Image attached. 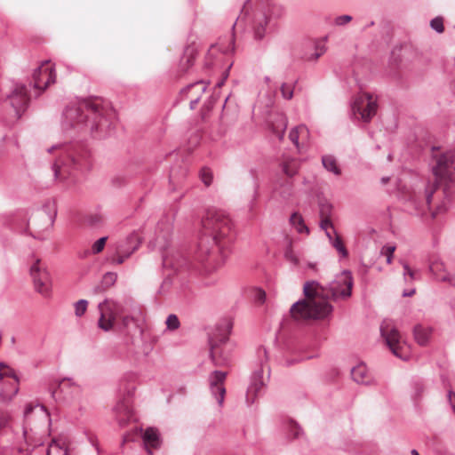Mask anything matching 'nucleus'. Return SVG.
I'll return each instance as SVG.
<instances>
[{"label":"nucleus","mask_w":455,"mask_h":455,"mask_svg":"<svg viewBox=\"0 0 455 455\" xmlns=\"http://www.w3.org/2000/svg\"><path fill=\"white\" fill-rule=\"evenodd\" d=\"M352 287L353 277L348 271L338 275L328 286H323L317 281H307L303 287L305 299L291 306V314L296 320L323 319L333 310L329 299L349 298Z\"/></svg>","instance_id":"obj_1"},{"label":"nucleus","mask_w":455,"mask_h":455,"mask_svg":"<svg viewBox=\"0 0 455 455\" xmlns=\"http://www.w3.org/2000/svg\"><path fill=\"white\" fill-rule=\"evenodd\" d=\"M116 120L115 111L99 99H85L68 106L63 112L62 129L90 132L97 138L109 134Z\"/></svg>","instance_id":"obj_2"},{"label":"nucleus","mask_w":455,"mask_h":455,"mask_svg":"<svg viewBox=\"0 0 455 455\" xmlns=\"http://www.w3.org/2000/svg\"><path fill=\"white\" fill-rule=\"evenodd\" d=\"M203 235L198 243L200 260L214 253L216 250L225 249L235 240L232 221L221 210L210 209L202 220Z\"/></svg>","instance_id":"obj_3"},{"label":"nucleus","mask_w":455,"mask_h":455,"mask_svg":"<svg viewBox=\"0 0 455 455\" xmlns=\"http://www.w3.org/2000/svg\"><path fill=\"white\" fill-rule=\"evenodd\" d=\"M60 150V156L52 165L55 180H63L73 172L82 171L90 166V154L80 146L54 145L48 152Z\"/></svg>","instance_id":"obj_4"},{"label":"nucleus","mask_w":455,"mask_h":455,"mask_svg":"<svg viewBox=\"0 0 455 455\" xmlns=\"http://www.w3.org/2000/svg\"><path fill=\"white\" fill-rule=\"evenodd\" d=\"M233 324L230 321H223L216 332L210 338L211 359L216 367H227L231 363V346L228 344Z\"/></svg>","instance_id":"obj_5"},{"label":"nucleus","mask_w":455,"mask_h":455,"mask_svg":"<svg viewBox=\"0 0 455 455\" xmlns=\"http://www.w3.org/2000/svg\"><path fill=\"white\" fill-rule=\"evenodd\" d=\"M251 0L244 4L242 13L238 20L245 15L248 10V4ZM258 4L257 11L254 13L252 20L253 37L256 40H261L266 35V28L272 17L278 18L283 14V8L271 3L270 0H256Z\"/></svg>","instance_id":"obj_6"},{"label":"nucleus","mask_w":455,"mask_h":455,"mask_svg":"<svg viewBox=\"0 0 455 455\" xmlns=\"http://www.w3.org/2000/svg\"><path fill=\"white\" fill-rule=\"evenodd\" d=\"M435 182L426 188V201L429 204L432 196L440 182L452 181L455 180V151L443 154L433 167Z\"/></svg>","instance_id":"obj_7"},{"label":"nucleus","mask_w":455,"mask_h":455,"mask_svg":"<svg viewBox=\"0 0 455 455\" xmlns=\"http://www.w3.org/2000/svg\"><path fill=\"white\" fill-rule=\"evenodd\" d=\"M378 109V99L371 93L363 92L358 94L352 105V115L357 120L368 123L376 115Z\"/></svg>","instance_id":"obj_8"},{"label":"nucleus","mask_w":455,"mask_h":455,"mask_svg":"<svg viewBox=\"0 0 455 455\" xmlns=\"http://www.w3.org/2000/svg\"><path fill=\"white\" fill-rule=\"evenodd\" d=\"M380 332L392 353L395 356L406 360L408 358V355L404 351L406 344L395 326L389 321H384L380 326Z\"/></svg>","instance_id":"obj_9"},{"label":"nucleus","mask_w":455,"mask_h":455,"mask_svg":"<svg viewBox=\"0 0 455 455\" xmlns=\"http://www.w3.org/2000/svg\"><path fill=\"white\" fill-rule=\"evenodd\" d=\"M98 308L100 311L98 326L104 331H111L116 318L124 312L121 304L108 299L100 302Z\"/></svg>","instance_id":"obj_10"},{"label":"nucleus","mask_w":455,"mask_h":455,"mask_svg":"<svg viewBox=\"0 0 455 455\" xmlns=\"http://www.w3.org/2000/svg\"><path fill=\"white\" fill-rule=\"evenodd\" d=\"M0 382L3 384L1 396L12 400L19 392L20 379L15 371L5 363H0Z\"/></svg>","instance_id":"obj_11"},{"label":"nucleus","mask_w":455,"mask_h":455,"mask_svg":"<svg viewBox=\"0 0 455 455\" xmlns=\"http://www.w3.org/2000/svg\"><path fill=\"white\" fill-rule=\"evenodd\" d=\"M141 243L140 237L137 232H132L125 238L119 240L116 245V252L112 261L121 265L134 251H136Z\"/></svg>","instance_id":"obj_12"},{"label":"nucleus","mask_w":455,"mask_h":455,"mask_svg":"<svg viewBox=\"0 0 455 455\" xmlns=\"http://www.w3.org/2000/svg\"><path fill=\"white\" fill-rule=\"evenodd\" d=\"M30 275L36 291L44 297H49L52 287L51 276L47 269L41 266L39 259L31 266Z\"/></svg>","instance_id":"obj_13"},{"label":"nucleus","mask_w":455,"mask_h":455,"mask_svg":"<svg viewBox=\"0 0 455 455\" xmlns=\"http://www.w3.org/2000/svg\"><path fill=\"white\" fill-rule=\"evenodd\" d=\"M34 87L44 91L51 84L55 83L56 72L50 61H44L33 73Z\"/></svg>","instance_id":"obj_14"},{"label":"nucleus","mask_w":455,"mask_h":455,"mask_svg":"<svg viewBox=\"0 0 455 455\" xmlns=\"http://www.w3.org/2000/svg\"><path fill=\"white\" fill-rule=\"evenodd\" d=\"M9 100L17 118H20L22 113L27 109L29 102L27 86L17 84L9 95Z\"/></svg>","instance_id":"obj_15"},{"label":"nucleus","mask_w":455,"mask_h":455,"mask_svg":"<svg viewBox=\"0 0 455 455\" xmlns=\"http://www.w3.org/2000/svg\"><path fill=\"white\" fill-rule=\"evenodd\" d=\"M227 378V372L222 371H214L209 376L210 390L216 398L220 406L223 405L226 388L224 382Z\"/></svg>","instance_id":"obj_16"},{"label":"nucleus","mask_w":455,"mask_h":455,"mask_svg":"<svg viewBox=\"0 0 455 455\" xmlns=\"http://www.w3.org/2000/svg\"><path fill=\"white\" fill-rule=\"evenodd\" d=\"M172 235V223L168 218L161 220L156 227L155 246L160 251L166 250Z\"/></svg>","instance_id":"obj_17"},{"label":"nucleus","mask_w":455,"mask_h":455,"mask_svg":"<svg viewBox=\"0 0 455 455\" xmlns=\"http://www.w3.org/2000/svg\"><path fill=\"white\" fill-rule=\"evenodd\" d=\"M58 390L63 394L64 399H72L81 393V387L72 379L64 378L58 385Z\"/></svg>","instance_id":"obj_18"},{"label":"nucleus","mask_w":455,"mask_h":455,"mask_svg":"<svg viewBox=\"0 0 455 455\" xmlns=\"http://www.w3.org/2000/svg\"><path fill=\"white\" fill-rule=\"evenodd\" d=\"M351 376L352 379L358 384L371 385L374 383V379L372 378L367 366L363 363H358L356 366L352 368Z\"/></svg>","instance_id":"obj_19"},{"label":"nucleus","mask_w":455,"mask_h":455,"mask_svg":"<svg viewBox=\"0 0 455 455\" xmlns=\"http://www.w3.org/2000/svg\"><path fill=\"white\" fill-rule=\"evenodd\" d=\"M114 411L116 414L117 420L120 425H124L130 419L132 418V408L129 399L123 398L118 401L116 406L114 407Z\"/></svg>","instance_id":"obj_20"},{"label":"nucleus","mask_w":455,"mask_h":455,"mask_svg":"<svg viewBox=\"0 0 455 455\" xmlns=\"http://www.w3.org/2000/svg\"><path fill=\"white\" fill-rule=\"evenodd\" d=\"M162 261L164 267H170L178 270L183 266L186 259L179 253H167L162 256Z\"/></svg>","instance_id":"obj_21"},{"label":"nucleus","mask_w":455,"mask_h":455,"mask_svg":"<svg viewBox=\"0 0 455 455\" xmlns=\"http://www.w3.org/2000/svg\"><path fill=\"white\" fill-rule=\"evenodd\" d=\"M432 329L428 326L417 324L413 329V335L416 342L420 346H426L431 337Z\"/></svg>","instance_id":"obj_22"},{"label":"nucleus","mask_w":455,"mask_h":455,"mask_svg":"<svg viewBox=\"0 0 455 455\" xmlns=\"http://www.w3.org/2000/svg\"><path fill=\"white\" fill-rule=\"evenodd\" d=\"M143 441L149 455H152L151 448H157L160 445L158 432L149 427L143 435Z\"/></svg>","instance_id":"obj_23"},{"label":"nucleus","mask_w":455,"mask_h":455,"mask_svg":"<svg viewBox=\"0 0 455 455\" xmlns=\"http://www.w3.org/2000/svg\"><path fill=\"white\" fill-rule=\"evenodd\" d=\"M308 130L307 126L300 124L293 127L289 133L290 140L294 144V146L299 149V138L307 137Z\"/></svg>","instance_id":"obj_24"},{"label":"nucleus","mask_w":455,"mask_h":455,"mask_svg":"<svg viewBox=\"0 0 455 455\" xmlns=\"http://www.w3.org/2000/svg\"><path fill=\"white\" fill-rule=\"evenodd\" d=\"M424 391L425 386L421 380L415 379L411 382V397L415 403H418L422 399Z\"/></svg>","instance_id":"obj_25"},{"label":"nucleus","mask_w":455,"mask_h":455,"mask_svg":"<svg viewBox=\"0 0 455 455\" xmlns=\"http://www.w3.org/2000/svg\"><path fill=\"white\" fill-rule=\"evenodd\" d=\"M196 54V51L193 47H188L185 50L184 56L180 61V65L184 70L189 69L194 65Z\"/></svg>","instance_id":"obj_26"},{"label":"nucleus","mask_w":455,"mask_h":455,"mask_svg":"<svg viewBox=\"0 0 455 455\" xmlns=\"http://www.w3.org/2000/svg\"><path fill=\"white\" fill-rule=\"evenodd\" d=\"M322 164L327 171L332 172L333 174H335L337 176L340 175L341 171L337 164L336 158L333 156H331V155L323 156Z\"/></svg>","instance_id":"obj_27"},{"label":"nucleus","mask_w":455,"mask_h":455,"mask_svg":"<svg viewBox=\"0 0 455 455\" xmlns=\"http://www.w3.org/2000/svg\"><path fill=\"white\" fill-rule=\"evenodd\" d=\"M330 211H331V206L329 204L322 205L321 210H320V213H321V217H322L321 222H320V227L324 231L329 230L330 228H331L332 231L335 230L333 224L328 216Z\"/></svg>","instance_id":"obj_28"},{"label":"nucleus","mask_w":455,"mask_h":455,"mask_svg":"<svg viewBox=\"0 0 455 455\" xmlns=\"http://www.w3.org/2000/svg\"><path fill=\"white\" fill-rule=\"evenodd\" d=\"M299 168V163L297 159H286L282 164L283 172L288 177H293Z\"/></svg>","instance_id":"obj_29"},{"label":"nucleus","mask_w":455,"mask_h":455,"mask_svg":"<svg viewBox=\"0 0 455 455\" xmlns=\"http://www.w3.org/2000/svg\"><path fill=\"white\" fill-rule=\"evenodd\" d=\"M290 223L293 226L299 233H309L308 228L305 225L302 216L294 212L290 217Z\"/></svg>","instance_id":"obj_30"},{"label":"nucleus","mask_w":455,"mask_h":455,"mask_svg":"<svg viewBox=\"0 0 455 455\" xmlns=\"http://www.w3.org/2000/svg\"><path fill=\"white\" fill-rule=\"evenodd\" d=\"M278 124L274 125L273 132L279 138V140H283L284 136V132L287 127V119L284 116L280 115L277 119Z\"/></svg>","instance_id":"obj_31"},{"label":"nucleus","mask_w":455,"mask_h":455,"mask_svg":"<svg viewBox=\"0 0 455 455\" xmlns=\"http://www.w3.org/2000/svg\"><path fill=\"white\" fill-rule=\"evenodd\" d=\"M333 234L335 235L334 239L331 242V245L337 250V251L341 255V257L345 258L347 256V251L343 243L342 239L337 234L335 230H333Z\"/></svg>","instance_id":"obj_32"},{"label":"nucleus","mask_w":455,"mask_h":455,"mask_svg":"<svg viewBox=\"0 0 455 455\" xmlns=\"http://www.w3.org/2000/svg\"><path fill=\"white\" fill-rule=\"evenodd\" d=\"M264 388V383L262 380L254 379L248 388V395H253L258 396L260 395Z\"/></svg>","instance_id":"obj_33"},{"label":"nucleus","mask_w":455,"mask_h":455,"mask_svg":"<svg viewBox=\"0 0 455 455\" xmlns=\"http://www.w3.org/2000/svg\"><path fill=\"white\" fill-rule=\"evenodd\" d=\"M117 275L116 273L113 272H108L106 273L101 281L102 286L107 289L114 285V283L116 282Z\"/></svg>","instance_id":"obj_34"},{"label":"nucleus","mask_w":455,"mask_h":455,"mask_svg":"<svg viewBox=\"0 0 455 455\" xmlns=\"http://www.w3.org/2000/svg\"><path fill=\"white\" fill-rule=\"evenodd\" d=\"M295 84H296V82L293 84H289L286 83L282 84L280 89H281V93H282V96L283 99H285V100L292 99Z\"/></svg>","instance_id":"obj_35"},{"label":"nucleus","mask_w":455,"mask_h":455,"mask_svg":"<svg viewBox=\"0 0 455 455\" xmlns=\"http://www.w3.org/2000/svg\"><path fill=\"white\" fill-rule=\"evenodd\" d=\"M326 52V46L323 42L315 44V52L307 58L308 60H316Z\"/></svg>","instance_id":"obj_36"},{"label":"nucleus","mask_w":455,"mask_h":455,"mask_svg":"<svg viewBox=\"0 0 455 455\" xmlns=\"http://www.w3.org/2000/svg\"><path fill=\"white\" fill-rule=\"evenodd\" d=\"M74 307L76 315L80 317L86 312L88 301L86 299H79L75 303Z\"/></svg>","instance_id":"obj_37"},{"label":"nucleus","mask_w":455,"mask_h":455,"mask_svg":"<svg viewBox=\"0 0 455 455\" xmlns=\"http://www.w3.org/2000/svg\"><path fill=\"white\" fill-rule=\"evenodd\" d=\"M166 326L169 330L174 331L180 327V321L176 315L171 314L166 319Z\"/></svg>","instance_id":"obj_38"},{"label":"nucleus","mask_w":455,"mask_h":455,"mask_svg":"<svg viewBox=\"0 0 455 455\" xmlns=\"http://www.w3.org/2000/svg\"><path fill=\"white\" fill-rule=\"evenodd\" d=\"M108 240L107 236L100 237L98 239L92 246V251L94 254H98L101 252L105 247L106 242Z\"/></svg>","instance_id":"obj_39"},{"label":"nucleus","mask_w":455,"mask_h":455,"mask_svg":"<svg viewBox=\"0 0 455 455\" xmlns=\"http://www.w3.org/2000/svg\"><path fill=\"white\" fill-rule=\"evenodd\" d=\"M200 177L205 186H210L212 181V173L210 169L203 168L200 172Z\"/></svg>","instance_id":"obj_40"},{"label":"nucleus","mask_w":455,"mask_h":455,"mask_svg":"<svg viewBox=\"0 0 455 455\" xmlns=\"http://www.w3.org/2000/svg\"><path fill=\"white\" fill-rule=\"evenodd\" d=\"M395 251V246L394 245H385L381 249V254L386 255L387 263L391 264L393 259V255Z\"/></svg>","instance_id":"obj_41"},{"label":"nucleus","mask_w":455,"mask_h":455,"mask_svg":"<svg viewBox=\"0 0 455 455\" xmlns=\"http://www.w3.org/2000/svg\"><path fill=\"white\" fill-rule=\"evenodd\" d=\"M430 27L437 33H443L444 30L443 20L441 17H436L430 21Z\"/></svg>","instance_id":"obj_42"},{"label":"nucleus","mask_w":455,"mask_h":455,"mask_svg":"<svg viewBox=\"0 0 455 455\" xmlns=\"http://www.w3.org/2000/svg\"><path fill=\"white\" fill-rule=\"evenodd\" d=\"M284 257L287 260H289L291 263L294 265L299 264V259L293 252L291 246L290 245L284 251Z\"/></svg>","instance_id":"obj_43"},{"label":"nucleus","mask_w":455,"mask_h":455,"mask_svg":"<svg viewBox=\"0 0 455 455\" xmlns=\"http://www.w3.org/2000/svg\"><path fill=\"white\" fill-rule=\"evenodd\" d=\"M289 431L293 438H299L302 433L301 428L293 421L289 423Z\"/></svg>","instance_id":"obj_44"},{"label":"nucleus","mask_w":455,"mask_h":455,"mask_svg":"<svg viewBox=\"0 0 455 455\" xmlns=\"http://www.w3.org/2000/svg\"><path fill=\"white\" fill-rule=\"evenodd\" d=\"M47 455H68V450L57 447V445H51Z\"/></svg>","instance_id":"obj_45"},{"label":"nucleus","mask_w":455,"mask_h":455,"mask_svg":"<svg viewBox=\"0 0 455 455\" xmlns=\"http://www.w3.org/2000/svg\"><path fill=\"white\" fill-rule=\"evenodd\" d=\"M134 323H135V319L133 316L124 315L121 318L120 329L125 330L130 326V324Z\"/></svg>","instance_id":"obj_46"},{"label":"nucleus","mask_w":455,"mask_h":455,"mask_svg":"<svg viewBox=\"0 0 455 455\" xmlns=\"http://www.w3.org/2000/svg\"><path fill=\"white\" fill-rule=\"evenodd\" d=\"M351 20H352V16L347 15V14L340 15L335 19V24L337 26H343V25H346L347 23L350 22Z\"/></svg>","instance_id":"obj_47"},{"label":"nucleus","mask_w":455,"mask_h":455,"mask_svg":"<svg viewBox=\"0 0 455 455\" xmlns=\"http://www.w3.org/2000/svg\"><path fill=\"white\" fill-rule=\"evenodd\" d=\"M9 419V414L4 411L0 410V430L7 426Z\"/></svg>","instance_id":"obj_48"},{"label":"nucleus","mask_w":455,"mask_h":455,"mask_svg":"<svg viewBox=\"0 0 455 455\" xmlns=\"http://www.w3.org/2000/svg\"><path fill=\"white\" fill-rule=\"evenodd\" d=\"M448 400L453 411L455 412V393L451 390H450L448 393Z\"/></svg>","instance_id":"obj_49"},{"label":"nucleus","mask_w":455,"mask_h":455,"mask_svg":"<svg viewBox=\"0 0 455 455\" xmlns=\"http://www.w3.org/2000/svg\"><path fill=\"white\" fill-rule=\"evenodd\" d=\"M401 264L403 267V276L405 281L407 282V275L409 274L411 269L410 268L409 265L406 262L401 261Z\"/></svg>","instance_id":"obj_50"},{"label":"nucleus","mask_w":455,"mask_h":455,"mask_svg":"<svg viewBox=\"0 0 455 455\" xmlns=\"http://www.w3.org/2000/svg\"><path fill=\"white\" fill-rule=\"evenodd\" d=\"M442 267V263L434 262L430 265V271L436 275V271L439 270Z\"/></svg>","instance_id":"obj_51"},{"label":"nucleus","mask_w":455,"mask_h":455,"mask_svg":"<svg viewBox=\"0 0 455 455\" xmlns=\"http://www.w3.org/2000/svg\"><path fill=\"white\" fill-rule=\"evenodd\" d=\"M34 407L31 404H28L26 406L24 410V417L27 419L30 415V413L33 411Z\"/></svg>","instance_id":"obj_52"},{"label":"nucleus","mask_w":455,"mask_h":455,"mask_svg":"<svg viewBox=\"0 0 455 455\" xmlns=\"http://www.w3.org/2000/svg\"><path fill=\"white\" fill-rule=\"evenodd\" d=\"M121 386H122V383L120 384V387H121ZM119 391H120V392L126 393V394H127V395H131L132 394L133 387H124V390H122V389L120 388V390H119Z\"/></svg>","instance_id":"obj_53"},{"label":"nucleus","mask_w":455,"mask_h":455,"mask_svg":"<svg viewBox=\"0 0 455 455\" xmlns=\"http://www.w3.org/2000/svg\"><path fill=\"white\" fill-rule=\"evenodd\" d=\"M437 278L441 281H450V276L447 274L437 275Z\"/></svg>","instance_id":"obj_54"},{"label":"nucleus","mask_w":455,"mask_h":455,"mask_svg":"<svg viewBox=\"0 0 455 455\" xmlns=\"http://www.w3.org/2000/svg\"><path fill=\"white\" fill-rule=\"evenodd\" d=\"M414 293H415V289H412V290H411V291H404L403 292V297H409V296L413 295Z\"/></svg>","instance_id":"obj_55"},{"label":"nucleus","mask_w":455,"mask_h":455,"mask_svg":"<svg viewBox=\"0 0 455 455\" xmlns=\"http://www.w3.org/2000/svg\"><path fill=\"white\" fill-rule=\"evenodd\" d=\"M227 77H228V72L225 73L224 77L220 81H219L216 85L218 87H221L224 84L225 80L227 79Z\"/></svg>","instance_id":"obj_56"},{"label":"nucleus","mask_w":455,"mask_h":455,"mask_svg":"<svg viewBox=\"0 0 455 455\" xmlns=\"http://www.w3.org/2000/svg\"><path fill=\"white\" fill-rule=\"evenodd\" d=\"M198 101H199V97L196 98L195 100H192L190 101V108L191 109L195 108V107L198 103Z\"/></svg>","instance_id":"obj_57"},{"label":"nucleus","mask_w":455,"mask_h":455,"mask_svg":"<svg viewBox=\"0 0 455 455\" xmlns=\"http://www.w3.org/2000/svg\"><path fill=\"white\" fill-rule=\"evenodd\" d=\"M325 235L328 237L330 243L334 239L335 236L332 235V233L330 230L325 231Z\"/></svg>","instance_id":"obj_58"},{"label":"nucleus","mask_w":455,"mask_h":455,"mask_svg":"<svg viewBox=\"0 0 455 455\" xmlns=\"http://www.w3.org/2000/svg\"><path fill=\"white\" fill-rule=\"evenodd\" d=\"M415 272L413 270L410 271L407 275V279L409 278L411 281L415 279Z\"/></svg>","instance_id":"obj_59"},{"label":"nucleus","mask_w":455,"mask_h":455,"mask_svg":"<svg viewBox=\"0 0 455 455\" xmlns=\"http://www.w3.org/2000/svg\"><path fill=\"white\" fill-rule=\"evenodd\" d=\"M265 296H266V295H265V292H264L263 291H259V299H260L261 301H263V300H264V299H265Z\"/></svg>","instance_id":"obj_60"},{"label":"nucleus","mask_w":455,"mask_h":455,"mask_svg":"<svg viewBox=\"0 0 455 455\" xmlns=\"http://www.w3.org/2000/svg\"><path fill=\"white\" fill-rule=\"evenodd\" d=\"M197 85H201L202 86L203 85V82H197L196 84H190L189 86H188V89L194 88V87H196Z\"/></svg>","instance_id":"obj_61"},{"label":"nucleus","mask_w":455,"mask_h":455,"mask_svg":"<svg viewBox=\"0 0 455 455\" xmlns=\"http://www.w3.org/2000/svg\"><path fill=\"white\" fill-rule=\"evenodd\" d=\"M307 267L313 270H316V264L315 263H308Z\"/></svg>","instance_id":"obj_62"},{"label":"nucleus","mask_w":455,"mask_h":455,"mask_svg":"<svg viewBox=\"0 0 455 455\" xmlns=\"http://www.w3.org/2000/svg\"><path fill=\"white\" fill-rule=\"evenodd\" d=\"M411 455H419V453L418 452V451H417V450H415V449H413V450H411Z\"/></svg>","instance_id":"obj_63"},{"label":"nucleus","mask_w":455,"mask_h":455,"mask_svg":"<svg viewBox=\"0 0 455 455\" xmlns=\"http://www.w3.org/2000/svg\"><path fill=\"white\" fill-rule=\"evenodd\" d=\"M382 183L386 184L388 180H389V178L388 177H385V178H382Z\"/></svg>","instance_id":"obj_64"}]
</instances>
